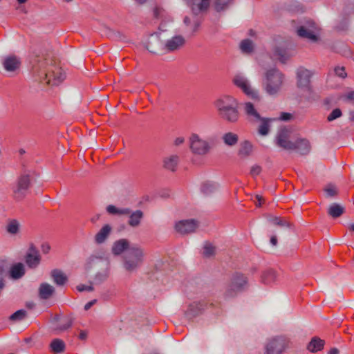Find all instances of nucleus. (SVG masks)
Returning <instances> with one entry per match:
<instances>
[{
	"label": "nucleus",
	"instance_id": "nucleus-37",
	"mask_svg": "<svg viewBox=\"0 0 354 354\" xmlns=\"http://www.w3.org/2000/svg\"><path fill=\"white\" fill-rule=\"evenodd\" d=\"M160 44V38L158 33H154L151 35L149 40L146 45V48L151 53H156V50Z\"/></svg>",
	"mask_w": 354,
	"mask_h": 354
},
{
	"label": "nucleus",
	"instance_id": "nucleus-53",
	"mask_svg": "<svg viewBox=\"0 0 354 354\" xmlns=\"http://www.w3.org/2000/svg\"><path fill=\"white\" fill-rule=\"evenodd\" d=\"M261 171V167L257 165H254L251 167L250 174L253 176L259 175Z\"/></svg>",
	"mask_w": 354,
	"mask_h": 354
},
{
	"label": "nucleus",
	"instance_id": "nucleus-45",
	"mask_svg": "<svg viewBox=\"0 0 354 354\" xmlns=\"http://www.w3.org/2000/svg\"><path fill=\"white\" fill-rule=\"evenodd\" d=\"M26 315H27L26 310H25L24 309H21V310L16 311L13 314H12L10 316L9 319L11 321L17 322V321L23 320L26 317Z\"/></svg>",
	"mask_w": 354,
	"mask_h": 354
},
{
	"label": "nucleus",
	"instance_id": "nucleus-29",
	"mask_svg": "<svg viewBox=\"0 0 354 354\" xmlns=\"http://www.w3.org/2000/svg\"><path fill=\"white\" fill-rule=\"evenodd\" d=\"M144 217V213L140 209H137L136 211L131 210V213L129 214V220L128 225L132 227H138L141 221Z\"/></svg>",
	"mask_w": 354,
	"mask_h": 354
},
{
	"label": "nucleus",
	"instance_id": "nucleus-19",
	"mask_svg": "<svg viewBox=\"0 0 354 354\" xmlns=\"http://www.w3.org/2000/svg\"><path fill=\"white\" fill-rule=\"evenodd\" d=\"M185 39L182 35H176L168 39L165 44V48L169 52L179 50L185 44Z\"/></svg>",
	"mask_w": 354,
	"mask_h": 354
},
{
	"label": "nucleus",
	"instance_id": "nucleus-5",
	"mask_svg": "<svg viewBox=\"0 0 354 354\" xmlns=\"http://www.w3.org/2000/svg\"><path fill=\"white\" fill-rule=\"evenodd\" d=\"M247 285L248 278L243 274L234 273L232 274L230 283L224 293V298L229 299L235 297L238 293L245 289Z\"/></svg>",
	"mask_w": 354,
	"mask_h": 354
},
{
	"label": "nucleus",
	"instance_id": "nucleus-21",
	"mask_svg": "<svg viewBox=\"0 0 354 354\" xmlns=\"http://www.w3.org/2000/svg\"><path fill=\"white\" fill-rule=\"evenodd\" d=\"M205 307V304L203 302H193L189 304L187 310L185 313V315L187 319H193L201 315L204 312Z\"/></svg>",
	"mask_w": 354,
	"mask_h": 354
},
{
	"label": "nucleus",
	"instance_id": "nucleus-10",
	"mask_svg": "<svg viewBox=\"0 0 354 354\" xmlns=\"http://www.w3.org/2000/svg\"><path fill=\"white\" fill-rule=\"evenodd\" d=\"M51 59L46 55H37L32 60V71L35 76L42 81L43 77L48 75L47 67L51 64Z\"/></svg>",
	"mask_w": 354,
	"mask_h": 354
},
{
	"label": "nucleus",
	"instance_id": "nucleus-24",
	"mask_svg": "<svg viewBox=\"0 0 354 354\" xmlns=\"http://www.w3.org/2000/svg\"><path fill=\"white\" fill-rule=\"evenodd\" d=\"M21 62L19 59L15 55H9L5 57L3 62V66L6 71L14 72L19 68Z\"/></svg>",
	"mask_w": 354,
	"mask_h": 354
},
{
	"label": "nucleus",
	"instance_id": "nucleus-52",
	"mask_svg": "<svg viewBox=\"0 0 354 354\" xmlns=\"http://www.w3.org/2000/svg\"><path fill=\"white\" fill-rule=\"evenodd\" d=\"M265 217L268 219L269 222L272 223L274 225L279 226V221L281 218L272 216L271 214H266L265 215Z\"/></svg>",
	"mask_w": 354,
	"mask_h": 354
},
{
	"label": "nucleus",
	"instance_id": "nucleus-13",
	"mask_svg": "<svg viewBox=\"0 0 354 354\" xmlns=\"http://www.w3.org/2000/svg\"><path fill=\"white\" fill-rule=\"evenodd\" d=\"M198 227V223L195 219L182 220L175 224L176 232L183 235L194 232Z\"/></svg>",
	"mask_w": 354,
	"mask_h": 354
},
{
	"label": "nucleus",
	"instance_id": "nucleus-34",
	"mask_svg": "<svg viewBox=\"0 0 354 354\" xmlns=\"http://www.w3.org/2000/svg\"><path fill=\"white\" fill-rule=\"evenodd\" d=\"M50 276L53 281L57 286H64L68 281V278L64 273L58 269H54L50 272Z\"/></svg>",
	"mask_w": 354,
	"mask_h": 354
},
{
	"label": "nucleus",
	"instance_id": "nucleus-32",
	"mask_svg": "<svg viewBox=\"0 0 354 354\" xmlns=\"http://www.w3.org/2000/svg\"><path fill=\"white\" fill-rule=\"evenodd\" d=\"M345 212V208L342 205L333 203L328 208V214L333 218L340 217Z\"/></svg>",
	"mask_w": 354,
	"mask_h": 354
},
{
	"label": "nucleus",
	"instance_id": "nucleus-61",
	"mask_svg": "<svg viewBox=\"0 0 354 354\" xmlns=\"http://www.w3.org/2000/svg\"><path fill=\"white\" fill-rule=\"evenodd\" d=\"M184 141H185L184 138H183V137H178V138H176V139H175V140H174V145H175L176 146H178V145H180L183 144V143L184 142Z\"/></svg>",
	"mask_w": 354,
	"mask_h": 354
},
{
	"label": "nucleus",
	"instance_id": "nucleus-43",
	"mask_svg": "<svg viewBox=\"0 0 354 354\" xmlns=\"http://www.w3.org/2000/svg\"><path fill=\"white\" fill-rule=\"evenodd\" d=\"M203 254L206 258L214 257L216 254V247L209 242L205 243Z\"/></svg>",
	"mask_w": 354,
	"mask_h": 354
},
{
	"label": "nucleus",
	"instance_id": "nucleus-11",
	"mask_svg": "<svg viewBox=\"0 0 354 354\" xmlns=\"http://www.w3.org/2000/svg\"><path fill=\"white\" fill-rule=\"evenodd\" d=\"M189 142L190 150L195 155L205 156L209 153L211 149L209 143L196 133L191 135Z\"/></svg>",
	"mask_w": 354,
	"mask_h": 354
},
{
	"label": "nucleus",
	"instance_id": "nucleus-4",
	"mask_svg": "<svg viewBox=\"0 0 354 354\" xmlns=\"http://www.w3.org/2000/svg\"><path fill=\"white\" fill-rule=\"evenodd\" d=\"M209 7L202 3L199 7L189 8L190 15L184 17L183 24L189 28L192 35L198 30L203 21V14L208 10Z\"/></svg>",
	"mask_w": 354,
	"mask_h": 354
},
{
	"label": "nucleus",
	"instance_id": "nucleus-64",
	"mask_svg": "<svg viewBox=\"0 0 354 354\" xmlns=\"http://www.w3.org/2000/svg\"><path fill=\"white\" fill-rule=\"evenodd\" d=\"M346 97L348 100H354V91L348 93L346 95Z\"/></svg>",
	"mask_w": 354,
	"mask_h": 354
},
{
	"label": "nucleus",
	"instance_id": "nucleus-40",
	"mask_svg": "<svg viewBox=\"0 0 354 354\" xmlns=\"http://www.w3.org/2000/svg\"><path fill=\"white\" fill-rule=\"evenodd\" d=\"M50 348L54 353H60L65 351L66 345L63 340L57 338L51 342Z\"/></svg>",
	"mask_w": 354,
	"mask_h": 354
},
{
	"label": "nucleus",
	"instance_id": "nucleus-58",
	"mask_svg": "<svg viewBox=\"0 0 354 354\" xmlns=\"http://www.w3.org/2000/svg\"><path fill=\"white\" fill-rule=\"evenodd\" d=\"M131 209L130 208H118V215L122 216V215H127L129 216V214L131 213Z\"/></svg>",
	"mask_w": 354,
	"mask_h": 354
},
{
	"label": "nucleus",
	"instance_id": "nucleus-1",
	"mask_svg": "<svg viewBox=\"0 0 354 354\" xmlns=\"http://www.w3.org/2000/svg\"><path fill=\"white\" fill-rule=\"evenodd\" d=\"M85 272L88 283L99 286L105 282L110 275V262L103 255L93 254L86 259Z\"/></svg>",
	"mask_w": 354,
	"mask_h": 354
},
{
	"label": "nucleus",
	"instance_id": "nucleus-50",
	"mask_svg": "<svg viewBox=\"0 0 354 354\" xmlns=\"http://www.w3.org/2000/svg\"><path fill=\"white\" fill-rule=\"evenodd\" d=\"M94 286H95V285L91 284V283H89L88 286H86L84 284H80L77 286V290L79 292H83V291L92 292L94 290Z\"/></svg>",
	"mask_w": 354,
	"mask_h": 354
},
{
	"label": "nucleus",
	"instance_id": "nucleus-47",
	"mask_svg": "<svg viewBox=\"0 0 354 354\" xmlns=\"http://www.w3.org/2000/svg\"><path fill=\"white\" fill-rule=\"evenodd\" d=\"M6 263L0 261V294L5 287V281L3 279V274L6 272Z\"/></svg>",
	"mask_w": 354,
	"mask_h": 354
},
{
	"label": "nucleus",
	"instance_id": "nucleus-27",
	"mask_svg": "<svg viewBox=\"0 0 354 354\" xmlns=\"http://www.w3.org/2000/svg\"><path fill=\"white\" fill-rule=\"evenodd\" d=\"M5 230L10 236H17L20 233L21 223L17 219H8L5 225Z\"/></svg>",
	"mask_w": 354,
	"mask_h": 354
},
{
	"label": "nucleus",
	"instance_id": "nucleus-33",
	"mask_svg": "<svg viewBox=\"0 0 354 354\" xmlns=\"http://www.w3.org/2000/svg\"><path fill=\"white\" fill-rule=\"evenodd\" d=\"M253 146L248 140H245L240 145L238 155L241 158H247L252 155Z\"/></svg>",
	"mask_w": 354,
	"mask_h": 354
},
{
	"label": "nucleus",
	"instance_id": "nucleus-17",
	"mask_svg": "<svg viewBox=\"0 0 354 354\" xmlns=\"http://www.w3.org/2000/svg\"><path fill=\"white\" fill-rule=\"evenodd\" d=\"M312 72L304 68H300L297 72V86L301 88L310 90V78Z\"/></svg>",
	"mask_w": 354,
	"mask_h": 354
},
{
	"label": "nucleus",
	"instance_id": "nucleus-41",
	"mask_svg": "<svg viewBox=\"0 0 354 354\" xmlns=\"http://www.w3.org/2000/svg\"><path fill=\"white\" fill-rule=\"evenodd\" d=\"M240 48L243 53L250 54L254 51V44L249 39H244L240 44Z\"/></svg>",
	"mask_w": 354,
	"mask_h": 354
},
{
	"label": "nucleus",
	"instance_id": "nucleus-9",
	"mask_svg": "<svg viewBox=\"0 0 354 354\" xmlns=\"http://www.w3.org/2000/svg\"><path fill=\"white\" fill-rule=\"evenodd\" d=\"M289 341L284 336H275L265 344V354H283L288 347Z\"/></svg>",
	"mask_w": 354,
	"mask_h": 354
},
{
	"label": "nucleus",
	"instance_id": "nucleus-28",
	"mask_svg": "<svg viewBox=\"0 0 354 354\" xmlns=\"http://www.w3.org/2000/svg\"><path fill=\"white\" fill-rule=\"evenodd\" d=\"M25 273V267L22 263L13 264L9 271L10 277L14 280L21 279L24 276Z\"/></svg>",
	"mask_w": 354,
	"mask_h": 354
},
{
	"label": "nucleus",
	"instance_id": "nucleus-6",
	"mask_svg": "<svg viewBox=\"0 0 354 354\" xmlns=\"http://www.w3.org/2000/svg\"><path fill=\"white\" fill-rule=\"evenodd\" d=\"M33 171L25 170L18 177L16 185L13 188V196L17 201L23 200L31 186V179Z\"/></svg>",
	"mask_w": 354,
	"mask_h": 354
},
{
	"label": "nucleus",
	"instance_id": "nucleus-38",
	"mask_svg": "<svg viewBox=\"0 0 354 354\" xmlns=\"http://www.w3.org/2000/svg\"><path fill=\"white\" fill-rule=\"evenodd\" d=\"M218 189V185L211 181H205L201 185V190L206 196H210Z\"/></svg>",
	"mask_w": 354,
	"mask_h": 354
},
{
	"label": "nucleus",
	"instance_id": "nucleus-60",
	"mask_svg": "<svg viewBox=\"0 0 354 354\" xmlns=\"http://www.w3.org/2000/svg\"><path fill=\"white\" fill-rule=\"evenodd\" d=\"M97 302V300L96 299H93L89 302H88L85 306H84V310H88V309L91 308V307L94 305L95 303Z\"/></svg>",
	"mask_w": 354,
	"mask_h": 354
},
{
	"label": "nucleus",
	"instance_id": "nucleus-62",
	"mask_svg": "<svg viewBox=\"0 0 354 354\" xmlns=\"http://www.w3.org/2000/svg\"><path fill=\"white\" fill-rule=\"evenodd\" d=\"M87 337V332L86 330H81L79 335V338L81 340H85Z\"/></svg>",
	"mask_w": 354,
	"mask_h": 354
},
{
	"label": "nucleus",
	"instance_id": "nucleus-23",
	"mask_svg": "<svg viewBox=\"0 0 354 354\" xmlns=\"http://www.w3.org/2000/svg\"><path fill=\"white\" fill-rule=\"evenodd\" d=\"M180 162V157L177 154H171L166 156L162 160V167L171 172L177 170Z\"/></svg>",
	"mask_w": 354,
	"mask_h": 354
},
{
	"label": "nucleus",
	"instance_id": "nucleus-26",
	"mask_svg": "<svg viewBox=\"0 0 354 354\" xmlns=\"http://www.w3.org/2000/svg\"><path fill=\"white\" fill-rule=\"evenodd\" d=\"M131 247L129 246V241L126 239H121L113 243L111 247V252L114 255H120L124 250H129Z\"/></svg>",
	"mask_w": 354,
	"mask_h": 354
},
{
	"label": "nucleus",
	"instance_id": "nucleus-46",
	"mask_svg": "<svg viewBox=\"0 0 354 354\" xmlns=\"http://www.w3.org/2000/svg\"><path fill=\"white\" fill-rule=\"evenodd\" d=\"M324 191L326 193V197L333 198L336 196L338 194V191L336 187L332 184L328 185L324 189Z\"/></svg>",
	"mask_w": 354,
	"mask_h": 354
},
{
	"label": "nucleus",
	"instance_id": "nucleus-20",
	"mask_svg": "<svg viewBox=\"0 0 354 354\" xmlns=\"http://www.w3.org/2000/svg\"><path fill=\"white\" fill-rule=\"evenodd\" d=\"M112 227L109 224L104 225L94 236V242L97 245L104 243L112 232Z\"/></svg>",
	"mask_w": 354,
	"mask_h": 354
},
{
	"label": "nucleus",
	"instance_id": "nucleus-44",
	"mask_svg": "<svg viewBox=\"0 0 354 354\" xmlns=\"http://www.w3.org/2000/svg\"><path fill=\"white\" fill-rule=\"evenodd\" d=\"M189 8L199 7L203 3L204 6H209L210 0H185Z\"/></svg>",
	"mask_w": 354,
	"mask_h": 354
},
{
	"label": "nucleus",
	"instance_id": "nucleus-7",
	"mask_svg": "<svg viewBox=\"0 0 354 354\" xmlns=\"http://www.w3.org/2000/svg\"><path fill=\"white\" fill-rule=\"evenodd\" d=\"M144 252L140 247H131L124 256V267L128 272L136 270L143 261Z\"/></svg>",
	"mask_w": 354,
	"mask_h": 354
},
{
	"label": "nucleus",
	"instance_id": "nucleus-48",
	"mask_svg": "<svg viewBox=\"0 0 354 354\" xmlns=\"http://www.w3.org/2000/svg\"><path fill=\"white\" fill-rule=\"evenodd\" d=\"M66 324L57 327L55 328V330H57L59 331H64V330H66L68 328H71L73 324L74 318L72 316H68L66 317Z\"/></svg>",
	"mask_w": 354,
	"mask_h": 354
},
{
	"label": "nucleus",
	"instance_id": "nucleus-18",
	"mask_svg": "<svg viewBox=\"0 0 354 354\" xmlns=\"http://www.w3.org/2000/svg\"><path fill=\"white\" fill-rule=\"evenodd\" d=\"M243 113L247 120L251 123H257L261 120V116L253 103L251 102H245L243 103Z\"/></svg>",
	"mask_w": 354,
	"mask_h": 354
},
{
	"label": "nucleus",
	"instance_id": "nucleus-42",
	"mask_svg": "<svg viewBox=\"0 0 354 354\" xmlns=\"http://www.w3.org/2000/svg\"><path fill=\"white\" fill-rule=\"evenodd\" d=\"M259 122L261 124L258 128V133L261 136L268 135L270 129L269 119L261 117V120Z\"/></svg>",
	"mask_w": 354,
	"mask_h": 354
},
{
	"label": "nucleus",
	"instance_id": "nucleus-8",
	"mask_svg": "<svg viewBox=\"0 0 354 354\" xmlns=\"http://www.w3.org/2000/svg\"><path fill=\"white\" fill-rule=\"evenodd\" d=\"M319 28L311 19L301 21L297 28V33L300 37L307 39L312 42L319 41Z\"/></svg>",
	"mask_w": 354,
	"mask_h": 354
},
{
	"label": "nucleus",
	"instance_id": "nucleus-39",
	"mask_svg": "<svg viewBox=\"0 0 354 354\" xmlns=\"http://www.w3.org/2000/svg\"><path fill=\"white\" fill-rule=\"evenodd\" d=\"M234 0H215L214 2V8L218 12L226 10L233 3Z\"/></svg>",
	"mask_w": 354,
	"mask_h": 354
},
{
	"label": "nucleus",
	"instance_id": "nucleus-63",
	"mask_svg": "<svg viewBox=\"0 0 354 354\" xmlns=\"http://www.w3.org/2000/svg\"><path fill=\"white\" fill-rule=\"evenodd\" d=\"M277 237L276 235H272L271 237H270V243L273 245V246H277Z\"/></svg>",
	"mask_w": 354,
	"mask_h": 354
},
{
	"label": "nucleus",
	"instance_id": "nucleus-22",
	"mask_svg": "<svg viewBox=\"0 0 354 354\" xmlns=\"http://www.w3.org/2000/svg\"><path fill=\"white\" fill-rule=\"evenodd\" d=\"M291 150H295L302 156L309 153L311 149L310 142L306 138H297L294 141Z\"/></svg>",
	"mask_w": 354,
	"mask_h": 354
},
{
	"label": "nucleus",
	"instance_id": "nucleus-31",
	"mask_svg": "<svg viewBox=\"0 0 354 354\" xmlns=\"http://www.w3.org/2000/svg\"><path fill=\"white\" fill-rule=\"evenodd\" d=\"M324 340L318 337H313L307 345V349L311 353H317L324 348Z\"/></svg>",
	"mask_w": 354,
	"mask_h": 354
},
{
	"label": "nucleus",
	"instance_id": "nucleus-35",
	"mask_svg": "<svg viewBox=\"0 0 354 354\" xmlns=\"http://www.w3.org/2000/svg\"><path fill=\"white\" fill-rule=\"evenodd\" d=\"M223 143L228 147H234L239 142V136L233 132H227L222 136Z\"/></svg>",
	"mask_w": 354,
	"mask_h": 354
},
{
	"label": "nucleus",
	"instance_id": "nucleus-14",
	"mask_svg": "<svg viewBox=\"0 0 354 354\" xmlns=\"http://www.w3.org/2000/svg\"><path fill=\"white\" fill-rule=\"evenodd\" d=\"M41 261V255L39 250L31 243L28 249L25 256V262L26 265L32 269L36 268Z\"/></svg>",
	"mask_w": 354,
	"mask_h": 354
},
{
	"label": "nucleus",
	"instance_id": "nucleus-55",
	"mask_svg": "<svg viewBox=\"0 0 354 354\" xmlns=\"http://www.w3.org/2000/svg\"><path fill=\"white\" fill-rule=\"evenodd\" d=\"M106 209L110 214L118 215V208L115 205H109L106 207Z\"/></svg>",
	"mask_w": 354,
	"mask_h": 354
},
{
	"label": "nucleus",
	"instance_id": "nucleus-49",
	"mask_svg": "<svg viewBox=\"0 0 354 354\" xmlns=\"http://www.w3.org/2000/svg\"><path fill=\"white\" fill-rule=\"evenodd\" d=\"M342 111L337 108L332 111V112L328 115L327 120L331 122L342 116Z\"/></svg>",
	"mask_w": 354,
	"mask_h": 354
},
{
	"label": "nucleus",
	"instance_id": "nucleus-12",
	"mask_svg": "<svg viewBox=\"0 0 354 354\" xmlns=\"http://www.w3.org/2000/svg\"><path fill=\"white\" fill-rule=\"evenodd\" d=\"M233 83L252 99L260 100L258 91L252 89L249 80L245 76L240 74L236 75L233 78Z\"/></svg>",
	"mask_w": 354,
	"mask_h": 354
},
{
	"label": "nucleus",
	"instance_id": "nucleus-16",
	"mask_svg": "<svg viewBox=\"0 0 354 354\" xmlns=\"http://www.w3.org/2000/svg\"><path fill=\"white\" fill-rule=\"evenodd\" d=\"M55 68L54 69L50 68L48 70L47 73L48 74L46 77H43V80H47V84L53 86H57L61 84L66 78L65 73L61 68L51 66Z\"/></svg>",
	"mask_w": 354,
	"mask_h": 354
},
{
	"label": "nucleus",
	"instance_id": "nucleus-51",
	"mask_svg": "<svg viewBox=\"0 0 354 354\" xmlns=\"http://www.w3.org/2000/svg\"><path fill=\"white\" fill-rule=\"evenodd\" d=\"M335 75L341 78H345L347 76L346 73L345 72L344 67L337 66L335 68Z\"/></svg>",
	"mask_w": 354,
	"mask_h": 354
},
{
	"label": "nucleus",
	"instance_id": "nucleus-3",
	"mask_svg": "<svg viewBox=\"0 0 354 354\" xmlns=\"http://www.w3.org/2000/svg\"><path fill=\"white\" fill-rule=\"evenodd\" d=\"M218 117L228 124H236L241 118L238 100L228 95H222L214 102Z\"/></svg>",
	"mask_w": 354,
	"mask_h": 354
},
{
	"label": "nucleus",
	"instance_id": "nucleus-57",
	"mask_svg": "<svg viewBox=\"0 0 354 354\" xmlns=\"http://www.w3.org/2000/svg\"><path fill=\"white\" fill-rule=\"evenodd\" d=\"M293 118V115L290 113H281L280 119L283 121H289Z\"/></svg>",
	"mask_w": 354,
	"mask_h": 354
},
{
	"label": "nucleus",
	"instance_id": "nucleus-59",
	"mask_svg": "<svg viewBox=\"0 0 354 354\" xmlns=\"http://www.w3.org/2000/svg\"><path fill=\"white\" fill-rule=\"evenodd\" d=\"M279 226L281 227H290V228H292L294 227L293 224L286 220H283L282 218H280V221H279Z\"/></svg>",
	"mask_w": 354,
	"mask_h": 354
},
{
	"label": "nucleus",
	"instance_id": "nucleus-30",
	"mask_svg": "<svg viewBox=\"0 0 354 354\" xmlns=\"http://www.w3.org/2000/svg\"><path fill=\"white\" fill-rule=\"evenodd\" d=\"M277 278V273L272 269H268L261 272V281L264 285L273 284Z\"/></svg>",
	"mask_w": 354,
	"mask_h": 354
},
{
	"label": "nucleus",
	"instance_id": "nucleus-36",
	"mask_svg": "<svg viewBox=\"0 0 354 354\" xmlns=\"http://www.w3.org/2000/svg\"><path fill=\"white\" fill-rule=\"evenodd\" d=\"M160 44V38L158 33H154L151 35L149 40L146 45V48L151 53H156V50Z\"/></svg>",
	"mask_w": 354,
	"mask_h": 354
},
{
	"label": "nucleus",
	"instance_id": "nucleus-56",
	"mask_svg": "<svg viewBox=\"0 0 354 354\" xmlns=\"http://www.w3.org/2000/svg\"><path fill=\"white\" fill-rule=\"evenodd\" d=\"M109 31V32H112L113 34L114 35V37L113 38H117L120 40H123L125 39V36L120 32L119 31H115V30H113L111 28H108Z\"/></svg>",
	"mask_w": 354,
	"mask_h": 354
},
{
	"label": "nucleus",
	"instance_id": "nucleus-25",
	"mask_svg": "<svg viewBox=\"0 0 354 354\" xmlns=\"http://www.w3.org/2000/svg\"><path fill=\"white\" fill-rule=\"evenodd\" d=\"M55 292V288L48 283H41L38 289V296L41 299L47 300Z\"/></svg>",
	"mask_w": 354,
	"mask_h": 354
},
{
	"label": "nucleus",
	"instance_id": "nucleus-15",
	"mask_svg": "<svg viewBox=\"0 0 354 354\" xmlns=\"http://www.w3.org/2000/svg\"><path fill=\"white\" fill-rule=\"evenodd\" d=\"M290 131L286 128L280 129L276 136V144L286 150H291L294 142L290 140Z\"/></svg>",
	"mask_w": 354,
	"mask_h": 354
},
{
	"label": "nucleus",
	"instance_id": "nucleus-2",
	"mask_svg": "<svg viewBox=\"0 0 354 354\" xmlns=\"http://www.w3.org/2000/svg\"><path fill=\"white\" fill-rule=\"evenodd\" d=\"M272 59L268 55H263L259 59V65L266 70L262 80V86L270 95H276L281 88L284 76L275 67L270 66Z\"/></svg>",
	"mask_w": 354,
	"mask_h": 354
},
{
	"label": "nucleus",
	"instance_id": "nucleus-54",
	"mask_svg": "<svg viewBox=\"0 0 354 354\" xmlns=\"http://www.w3.org/2000/svg\"><path fill=\"white\" fill-rule=\"evenodd\" d=\"M165 12V10L160 7H155L153 9V17L156 19H158L161 17L162 12Z\"/></svg>",
	"mask_w": 354,
	"mask_h": 354
}]
</instances>
